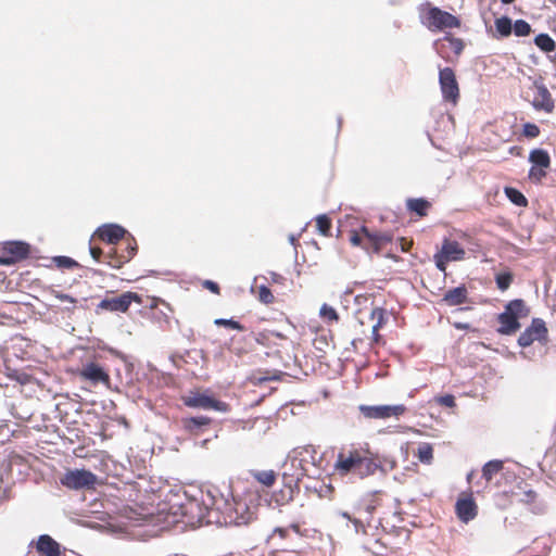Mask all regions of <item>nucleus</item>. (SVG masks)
Here are the masks:
<instances>
[{"instance_id": "obj_1", "label": "nucleus", "mask_w": 556, "mask_h": 556, "mask_svg": "<svg viewBox=\"0 0 556 556\" xmlns=\"http://www.w3.org/2000/svg\"><path fill=\"white\" fill-rule=\"evenodd\" d=\"M212 508L224 515L226 523L247 525L254 518V513L250 510L244 501L225 498L223 495L218 498L213 497Z\"/></svg>"}, {"instance_id": "obj_2", "label": "nucleus", "mask_w": 556, "mask_h": 556, "mask_svg": "<svg viewBox=\"0 0 556 556\" xmlns=\"http://www.w3.org/2000/svg\"><path fill=\"white\" fill-rule=\"evenodd\" d=\"M528 314L529 309L526 307L522 300L510 301L505 306V311L498 315V321L501 324L498 332L506 336L515 333L520 328L518 319L526 317Z\"/></svg>"}, {"instance_id": "obj_3", "label": "nucleus", "mask_w": 556, "mask_h": 556, "mask_svg": "<svg viewBox=\"0 0 556 556\" xmlns=\"http://www.w3.org/2000/svg\"><path fill=\"white\" fill-rule=\"evenodd\" d=\"M301 454V451L293 450L281 466L283 484L291 491L298 488L299 481L305 476L303 459L300 457Z\"/></svg>"}, {"instance_id": "obj_4", "label": "nucleus", "mask_w": 556, "mask_h": 556, "mask_svg": "<svg viewBox=\"0 0 556 556\" xmlns=\"http://www.w3.org/2000/svg\"><path fill=\"white\" fill-rule=\"evenodd\" d=\"M186 406L191 408H200L204 410H216L220 413L228 412V404L216 400L207 393L190 392L189 395L184 397Z\"/></svg>"}, {"instance_id": "obj_5", "label": "nucleus", "mask_w": 556, "mask_h": 556, "mask_svg": "<svg viewBox=\"0 0 556 556\" xmlns=\"http://www.w3.org/2000/svg\"><path fill=\"white\" fill-rule=\"evenodd\" d=\"M97 476L86 469L68 470L62 478L61 483L72 490L93 488L97 483Z\"/></svg>"}, {"instance_id": "obj_6", "label": "nucleus", "mask_w": 556, "mask_h": 556, "mask_svg": "<svg viewBox=\"0 0 556 556\" xmlns=\"http://www.w3.org/2000/svg\"><path fill=\"white\" fill-rule=\"evenodd\" d=\"M359 412L368 419H388L391 417L399 418L406 412L403 404L397 405H359Z\"/></svg>"}, {"instance_id": "obj_7", "label": "nucleus", "mask_w": 556, "mask_h": 556, "mask_svg": "<svg viewBox=\"0 0 556 556\" xmlns=\"http://www.w3.org/2000/svg\"><path fill=\"white\" fill-rule=\"evenodd\" d=\"M29 253V245L23 241H8L0 244V264L11 265L25 257Z\"/></svg>"}, {"instance_id": "obj_8", "label": "nucleus", "mask_w": 556, "mask_h": 556, "mask_svg": "<svg viewBox=\"0 0 556 556\" xmlns=\"http://www.w3.org/2000/svg\"><path fill=\"white\" fill-rule=\"evenodd\" d=\"M439 83L443 99L445 101L456 103L459 98V88L455 73L451 67L440 70Z\"/></svg>"}, {"instance_id": "obj_9", "label": "nucleus", "mask_w": 556, "mask_h": 556, "mask_svg": "<svg viewBox=\"0 0 556 556\" xmlns=\"http://www.w3.org/2000/svg\"><path fill=\"white\" fill-rule=\"evenodd\" d=\"M426 25L429 29L441 30L445 28H455L459 26V21L456 16L442 11L438 8L429 10L426 17Z\"/></svg>"}, {"instance_id": "obj_10", "label": "nucleus", "mask_w": 556, "mask_h": 556, "mask_svg": "<svg viewBox=\"0 0 556 556\" xmlns=\"http://www.w3.org/2000/svg\"><path fill=\"white\" fill-rule=\"evenodd\" d=\"M547 328L541 318H534L531 325L519 336L518 344L522 348L531 345L535 340L541 341L546 338Z\"/></svg>"}, {"instance_id": "obj_11", "label": "nucleus", "mask_w": 556, "mask_h": 556, "mask_svg": "<svg viewBox=\"0 0 556 556\" xmlns=\"http://www.w3.org/2000/svg\"><path fill=\"white\" fill-rule=\"evenodd\" d=\"M132 301L138 303L141 302L140 296L137 293L125 292L118 296L102 300L99 306L111 312L125 313L129 308Z\"/></svg>"}, {"instance_id": "obj_12", "label": "nucleus", "mask_w": 556, "mask_h": 556, "mask_svg": "<svg viewBox=\"0 0 556 556\" xmlns=\"http://www.w3.org/2000/svg\"><path fill=\"white\" fill-rule=\"evenodd\" d=\"M361 454L357 450L339 453L334 465L336 470L342 476L349 472L355 473Z\"/></svg>"}, {"instance_id": "obj_13", "label": "nucleus", "mask_w": 556, "mask_h": 556, "mask_svg": "<svg viewBox=\"0 0 556 556\" xmlns=\"http://www.w3.org/2000/svg\"><path fill=\"white\" fill-rule=\"evenodd\" d=\"M79 376L93 384L103 383L105 386H109L110 383L109 374L99 364L92 362L87 363L83 366Z\"/></svg>"}, {"instance_id": "obj_14", "label": "nucleus", "mask_w": 556, "mask_h": 556, "mask_svg": "<svg viewBox=\"0 0 556 556\" xmlns=\"http://www.w3.org/2000/svg\"><path fill=\"white\" fill-rule=\"evenodd\" d=\"M536 93L532 100V105L536 111L551 113L554 109V101L548 89L543 85H535Z\"/></svg>"}, {"instance_id": "obj_15", "label": "nucleus", "mask_w": 556, "mask_h": 556, "mask_svg": "<svg viewBox=\"0 0 556 556\" xmlns=\"http://www.w3.org/2000/svg\"><path fill=\"white\" fill-rule=\"evenodd\" d=\"M96 233L101 240L110 244H115L124 238L126 230L119 225L108 224L99 227Z\"/></svg>"}, {"instance_id": "obj_16", "label": "nucleus", "mask_w": 556, "mask_h": 556, "mask_svg": "<svg viewBox=\"0 0 556 556\" xmlns=\"http://www.w3.org/2000/svg\"><path fill=\"white\" fill-rule=\"evenodd\" d=\"M456 515L460 521L467 523L476 518L477 505L472 498H459L456 502Z\"/></svg>"}, {"instance_id": "obj_17", "label": "nucleus", "mask_w": 556, "mask_h": 556, "mask_svg": "<svg viewBox=\"0 0 556 556\" xmlns=\"http://www.w3.org/2000/svg\"><path fill=\"white\" fill-rule=\"evenodd\" d=\"M38 553L46 556H59L61 553L60 544L54 541L50 535L42 534L37 542Z\"/></svg>"}, {"instance_id": "obj_18", "label": "nucleus", "mask_w": 556, "mask_h": 556, "mask_svg": "<svg viewBox=\"0 0 556 556\" xmlns=\"http://www.w3.org/2000/svg\"><path fill=\"white\" fill-rule=\"evenodd\" d=\"M445 258L453 261H460L465 257V250L457 241L445 239L440 251Z\"/></svg>"}, {"instance_id": "obj_19", "label": "nucleus", "mask_w": 556, "mask_h": 556, "mask_svg": "<svg viewBox=\"0 0 556 556\" xmlns=\"http://www.w3.org/2000/svg\"><path fill=\"white\" fill-rule=\"evenodd\" d=\"M137 247L136 244L128 243L126 248V254L118 255L116 251H110L106 255L109 258L108 264L112 267L118 268L124 263L128 262L136 253Z\"/></svg>"}, {"instance_id": "obj_20", "label": "nucleus", "mask_w": 556, "mask_h": 556, "mask_svg": "<svg viewBox=\"0 0 556 556\" xmlns=\"http://www.w3.org/2000/svg\"><path fill=\"white\" fill-rule=\"evenodd\" d=\"M443 301L450 306L464 304L467 302V289L464 286L453 288L445 292Z\"/></svg>"}, {"instance_id": "obj_21", "label": "nucleus", "mask_w": 556, "mask_h": 556, "mask_svg": "<svg viewBox=\"0 0 556 556\" xmlns=\"http://www.w3.org/2000/svg\"><path fill=\"white\" fill-rule=\"evenodd\" d=\"M378 468L379 465L374 459L361 454L355 475L359 476L361 478H364L374 475Z\"/></svg>"}, {"instance_id": "obj_22", "label": "nucleus", "mask_w": 556, "mask_h": 556, "mask_svg": "<svg viewBox=\"0 0 556 556\" xmlns=\"http://www.w3.org/2000/svg\"><path fill=\"white\" fill-rule=\"evenodd\" d=\"M362 232L372 243L375 251H378L392 239L391 235L388 232H371L366 227L362 228Z\"/></svg>"}, {"instance_id": "obj_23", "label": "nucleus", "mask_w": 556, "mask_h": 556, "mask_svg": "<svg viewBox=\"0 0 556 556\" xmlns=\"http://www.w3.org/2000/svg\"><path fill=\"white\" fill-rule=\"evenodd\" d=\"M529 162L534 166L548 168L551 165V157L546 150L538 148L530 151Z\"/></svg>"}, {"instance_id": "obj_24", "label": "nucleus", "mask_w": 556, "mask_h": 556, "mask_svg": "<svg viewBox=\"0 0 556 556\" xmlns=\"http://www.w3.org/2000/svg\"><path fill=\"white\" fill-rule=\"evenodd\" d=\"M534 43L544 52H552L556 48L555 40L547 34H539L534 38Z\"/></svg>"}, {"instance_id": "obj_25", "label": "nucleus", "mask_w": 556, "mask_h": 556, "mask_svg": "<svg viewBox=\"0 0 556 556\" xmlns=\"http://www.w3.org/2000/svg\"><path fill=\"white\" fill-rule=\"evenodd\" d=\"M252 477L265 486H271L276 481L274 470H256L252 471Z\"/></svg>"}, {"instance_id": "obj_26", "label": "nucleus", "mask_w": 556, "mask_h": 556, "mask_svg": "<svg viewBox=\"0 0 556 556\" xmlns=\"http://www.w3.org/2000/svg\"><path fill=\"white\" fill-rule=\"evenodd\" d=\"M503 469V462L498 459L488 462L482 468V477L490 481L494 475Z\"/></svg>"}, {"instance_id": "obj_27", "label": "nucleus", "mask_w": 556, "mask_h": 556, "mask_svg": "<svg viewBox=\"0 0 556 556\" xmlns=\"http://www.w3.org/2000/svg\"><path fill=\"white\" fill-rule=\"evenodd\" d=\"M504 192L511 203L517 206H527V198L517 189L513 187H505Z\"/></svg>"}, {"instance_id": "obj_28", "label": "nucleus", "mask_w": 556, "mask_h": 556, "mask_svg": "<svg viewBox=\"0 0 556 556\" xmlns=\"http://www.w3.org/2000/svg\"><path fill=\"white\" fill-rule=\"evenodd\" d=\"M407 207L418 216H425L427 208L429 207V202L424 199H408Z\"/></svg>"}, {"instance_id": "obj_29", "label": "nucleus", "mask_w": 556, "mask_h": 556, "mask_svg": "<svg viewBox=\"0 0 556 556\" xmlns=\"http://www.w3.org/2000/svg\"><path fill=\"white\" fill-rule=\"evenodd\" d=\"M495 27L501 37H508L513 31L511 20L507 16L496 18Z\"/></svg>"}, {"instance_id": "obj_30", "label": "nucleus", "mask_w": 556, "mask_h": 556, "mask_svg": "<svg viewBox=\"0 0 556 556\" xmlns=\"http://www.w3.org/2000/svg\"><path fill=\"white\" fill-rule=\"evenodd\" d=\"M211 419L205 416L191 417L184 420V426L188 431H195L197 429L208 425Z\"/></svg>"}, {"instance_id": "obj_31", "label": "nucleus", "mask_w": 556, "mask_h": 556, "mask_svg": "<svg viewBox=\"0 0 556 556\" xmlns=\"http://www.w3.org/2000/svg\"><path fill=\"white\" fill-rule=\"evenodd\" d=\"M370 319L375 321L371 327V332L379 331V329L383 326L386 321V311L381 307L372 308L370 313Z\"/></svg>"}, {"instance_id": "obj_32", "label": "nucleus", "mask_w": 556, "mask_h": 556, "mask_svg": "<svg viewBox=\"0 0 556 556\" xmlns=\"http://www.w3.org/2000/svg\"><path fill=\"white\" fill-rule=\"evenodd\" d=\"M417 457L424 464H431L433 459V448L429 443H421L417 448Z\"/></svg>"}, {"instance_id": "obj_33", "label": "nucleus", "mask_w": 556, "mask_h": 556, "mask_svg": "<svg viewBox=\"0 0 556 556\" xmlns=\"http://www.w3.org/2000/svg\"><path fill=\"white\" fill-rule=\"evenodd\" d=\"M513 30L516 36L525 37L531 33V26L525 20H517L513 25Z\"/></svg>"}, {"instance_id": "obj_34", "label": "nucleus", "mask_w": 556, "mask_h": 556, "mask_svg": "<svg viewBox=\"0 0 556 556\" xmlns=\"http://www.w3.org/2000/svg\"><path fill=\"white\" fill-rule=\"evenodd\" d=\"M495 280H496L497 288L502 291H505L509 288V286L513 281V276L510 273H502L496 276Z\"/></svg>"}, {"instance_id": "obj_35", "label": "nucleus", "mask_w": 556, "mask_h": 556, "mask_svg": "<svg viewBox=\"0 0 556 556\" xmlns=\"http://www.w3.org/2000/svg\"><path fill=\"white\" fill-rule=\"evenodd\" d=\"M316 224L319 232L327 236L331 228V222L326 215H319L316 218Z\"/></svg>"}, {"instance_id": "obj_36", "label": "nucleus", "mask_w": 556, "mask_h": 556, "mask_svg": "<svg viewBox=\"0 0 556 556\" xmlns=\"http://www.w3.org/2000/svg\"><path fill=\"white\" fill-rule=\"evenodd\" d=\"M546 176V168L532 165L529 170V179L533 182H541Z\"/></svg>"}, {"instance_id": "obj_37", "label": "nucleus", "mask_w": 556, "mask_h": 556, "mask_svg": "<svg viewBox=\"0 0 556 556\" xmlns=\"http://www.w3.org/2000/svg\"><path fill=\"white\" fill-rule=\"evenodd\" d=\"M54 263L59 268H73L78 266V263L68 256H56Z\"/></svg>"}, {"instance_id": "obj_38", "label": "nucleus", "mask_w": 556, "mask_h": 556, "mask_svg": "<svg viewBox=\"0 0 556 556\" xmlns=\"http://www.w3.org/2000/svg\"><path fill=\"white\" fill-rule=\"evenodd\" d=\"M214 324L216 326L229 327V328H231L233 330H238V331H242L244 329V327L240 323H238L233 319L217 318L214 320Z\"/></svg>"}, {"instance_id": "obj_39", "label": "nucleus", "mask_w": 556, "mask_h": 556, "mask_svg": "<svg viewBox=\"0 0 556 556\" xmlns=\"http://www.w3.org/2000/svg\"><path fill=\"white\" fill-rule=\"evenodd\" d=\"M258 299L264 304H270L274 301V295L269 288L261 286L258 289Z\"/></svg>"}, {"instance_id": "obj_40", "label": "nucleus", "mask_w": 556, "mask_h": 556, "mask_svg": "<svg viewBox=\"0 0 556 556\" xmlns=\"http://www.w3.org/2000/svg\"><path fill=\"white\" fill-rule=\"evenodd\" d=\"M319 313L324 319H328V320H337L338 319V313L336 312V309L332 306H329L327 304H324L320 307Z\"/></svg>"}, {"instance_id": "obj_41", "label": "nucleus", "mask_w": 556, "mask_h": 556, "mask_svg": "<svg viewBox=\"0 0 556 556\" xmlns=\"http://www.w3.org/2000/svg\"><path fill=\"white\" fill-rule=\"evenodd\" d=\"M522 134L528 138H535L540 135V128L535 124L526 123Z\"/></svg>"}, {"instance_id": "obj_42", "label": "nucleus", "mask_w": 556, "mask_h": 556, "mask_svg": "<svg viewBox=\"0 0 556 556\" xmlns=\"http://www.w3.org/2000/svg\"><path fill=\"white\" fill-rule=\"evenodd\" d=\"M444 40L450 42L451 48L454 50L456 54H459L464 49V43L458 38H450L448 36L444 37Z\"/></svg>"}, {"instance_id": "obj_43", "label": "nucleus", "mask_w": 556, "mask_h": 556, "mask_svg": "<svg viewBox=\"0 0 556 556\" xmlns=\"http://www.w3.org/2000/svg\"><path fill=\"white\" fill-rule=\"evenodd\" d=\"M434 261H435V266L438 267V269H440L441 271H445L446 269V264L448 262H451L450 260L445 258V256L443 255V253L441 252H438L435 255H434Z\"/></svg>"}, {"instance_id": "obj_44", "label": "nucleus", "mask_w": 556, "mask_h": 556, "mask_svg": "<svg viewBox=\"0 0 556 556\" xmlns=\"http://www.w3.org/2000/svg\"><path fill=\"white\" fill-rule=\"evenodd\" d=\"M438 402L446 407H454L455 406V399L451 394H446L443 396L438 397Z\"/></svg>"}, {"instance_id": "obj_45", "label": "nucleus", "mask_w": 556, "mask_h": 556, "mask_svg": "<svg viewBox=\"0 0 556 556\" xmlns=\"http://www.w3.org/2000/svg\"><path fill=\"white\" fill-rule=\"evenodd\" d=\"M204 287L207 288L208 290H211L214 293H218L219 292L218 285L216 282L212 281V280H205L204 281Z\"/></svg>"}, {"instance_id": "obj_46", "label": "nucleus", "mask_w": 556, "mask_h": 556, "mask_svg": "<svg viewBox=\"0 0 556 556\" xmlns=\"http://www.w3.org/2000/svg\"><path fill=\"white\" fill-rule=\"evenodd\" d=\"M352 522H353V525H354V528H355V532H356V533H358V532H365V526H364V523H363L361 520L353 518V519H352Z\"/></svg>"}, {"instance_id": "obj_47", "label": "nucleus", "mask_w": 556, "mask_h": 556, "mask_svg": "<svg viewBox=\"0 0 556 556\" xmlns=\"http://www.w3.org/2000/svg\"><path fill=\"white\" fill-rule=\"evenodd\" d=\"M89 251H90V255L92 256L93 260H96V261L100 260L102 251L99 248L90 247Z\"/></svg>"}, {"instance_id": "obj_48", "label": "nucleus", "mask_w": 556, "mask_h": 556, "mask_svg": "<svg viewBox=\"0 0 556 556\" xmlns=\"http://www.w3.org/2000/svg\"><path fill=\"white\" fill-rule=\"evenodd\" d=\"M361 343H363V340L361 338H355L350 341V344H351L353 351H357L358 344H361Z\"/></svg>"}, {"instance_id": "obj_49", "label": "nucleus", "mask_w": 556, "mask_h": 556, "mask_svg": "<svg viewBox=\"0 0 556 556\" xmlns=\"http://www.w3.org/2000/svg\"><path fill=\"white\" fill-rule=\"evenodd\" d=\"M350 241H351V243H352L353 245H359V244H361V241H362V238H361V236H359V235L354 233V235L351 237Z\"/></svg>"}, {"instance_id": "obj_50", "label": "nucleus", "mask_w": 556, "mask_h": 556, "mask_svg": "<svg viewBox=\"0 0 556 556\" xmlns=\"http://www.w3.org/2000/svg\"><path fill=\"white\" fill-rule=\"evenodd\" d=\"M59 299H60L61 301H63V302H68V303H72V304L76 302V301H75V299H74V298H72V296H71V295H68V294H61V295H59Z\"/></svg>"}, {"instance_id": "obj_51", "label": "nucleus", "mask_w": 556, "mask_h": 556, "mask_svg": "<svg viewBox=\"0 0 556 556\" xmlns=\"http://www.w3.org/2000/svg\"><path fill=\"white\" fill-rule=\"evenodd\" d=\"M520 150H521V149H520L519 147H510V149H509V153H510V154H517V155H519V154H520Z\"/></svg>"}, {"instance_id": "obj_52", "label": "nucleus", "mask_w": 556, "mask_h": 556, "mask_svg": "<svg viewBox=\"0 0 556 556\" xmlns=\"http://www.w3.org/2000/svg\"><path fill=\"white\" fill-rule=\"evenodd\" d=\"M371 334H372V341L378 343L380 340V334L378 333V331L371 332Z\"/></svg>"}, {"instance_id": "obj_53", "label": "nucleus", "mask_w": 556, "mask_h": 556, "mask_svg": "<svg viewBox=\"0 0 556 556\" xmlns=\"http://www.w3.org/2000/svg\"><path fill=\"white\" fill-rule=\"evenodd\" d=\"M340 515H341L343 518H345V519H348V520H350V521H352V519H353V518L350 516V514H349V513H346V511H341V513H340Z\"/></svg>"}, {"instance_id": "obj_54", "label": "nucleus", "mask_w": 556, "mask_h": 556, "mask_svg": "<svg viewBox=\"0 0 556 556\" xmlns=\"http://www.w3.org/2000/svg\"><path fill=\"white\" fill-rule=\"evenodd\" d=\"M275 532H276V533H279V535H280L281 538H283V536H285V534H286V530H285V529H281V528H277V529H275Z\"/></svg>"}, {"instance_id": "obj_55", "label": "nucleus", "mask_w": 556, "mask_h": 556, "mask_svg": "<svg viewBox=\"0 0 556 556\" xmlns=\"http://www.w3.org/2000/svg\"><path fill=\"white\" fill-rule=\"evenodd\" d=\"M295 240H296V239H295V237H294L293 235H290V236H289V241H290V243H291V244H294V243H295Z\"/></svg>"}, {"instance_id": "obj_56", "label": "nucleus", "mask_w": 556, "mask_h": 556, "mask_svg": "<svg viewBox=\"0 0 556 556\" xmlns=\"http://www.w3.org/2000/svg\"><path fill=\"white\" fill-rule=\"evenodd\" d=\"M504 4H509L511 2H514L515 0H501Z\"/></svg>"}, {"instance_id": "obj_57", "label": "nucleus", "mask_w": 556, "mask_h": 556, "mask_svg": "<svg viewBox=\"0 0 556 556\" xmlns=\"http://www.w3.org/2000/svg\"><path fill=\"white\" fill-rule=\"evenodd\" d=\"M549 60H551L552 62H556V54H555V55H553V56H549Z\"/></svg>"}, {"instance_id": "obj_58", "label": "nucleus", "mask_w": 556, "mask_h": 556, "mask_svg": "<svg viewBox=\"0 0 556 556\" xmlns=\"http://www.w3.org/2000/svg\"><path fill=\"white\" fill-rule=\"evenodd\" d=\"M457 327H458V328H466V326H465V325H458Z\"/></svg>"}]
</instances>
